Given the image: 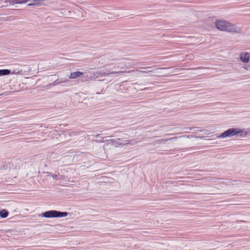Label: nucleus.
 Masks as SVG:
<instances>
[{
	"mask_svg": "<svg viewBox=\"0 0 250 250\" xmlns=\"http://www.w3.org/2000/svg\"><path fill=\"white\" fill-rule=\"evenodd\" d=\"M15 162L16 163H19V161L17 160H13L12 161H11V163L8 162L6 164H2L0 165V170L3 169V170H8L9 169H11L12 167H14V162Z\"/></svg>",
	"mask_w": 250,
	"mask_h": 250,
	"instance_id": "5",
	"label": "nucleus"
},
{
	"mask_svg": "<svg viewBox=\"0 0 250 250\" xmlns=\"http://www.w3.org/2000/svg\"><path fill=\"white\" fill-rule=\"evenodd\" d=\"M242 131L238 128H231L227 130L225 132L221 133L219 136L218 138H224L226 137H229L234 136L236 134H238L242 133Z\"/></svg>",
	"mask_w": 250,
	"mask_h": 250,
	"instance_id": "3",
	"label": "nucleus"
},
{
	"mask_svg": "<svg viewBox=\"0 0 250 250\" xmlns=\"http://www.w3.org/2000/svg\"><path fill=\"white\" fill-rule=\"evenodd\" d=\"M137 143V142L135 140H130L127 141V142L124 143L123 146H134Z\"/></svg>",
	"mask_w": 250,
	"mask_h": 250,
	"instance_id": "10",
	"label": "nucleus"
},
{
	"mask_svg": "<svg viewBox=\"0 0 250 250\" xmlns=\"http://www.w3.org/2000/svg\"><path fill=\"white\" fill-rule=\"evenodd\" d=\"M124 71H109L107 69L102 70L96 72V74L101 76H106L112 74H121L124 73Z\"/></svg>",
	"mask_w": 250,
	"mask_h": 250,
	"instance_id": "4",
	"label": "nucleus"
},
{
	"mask_svg": "<svg viewBox=\"0 0 250 250\" xmlns=\"http://www.w3.org/2000/svg\"><path fill=\"white\" fill-rule=\"evenodd\" d=\"M168 141H169V139L164 138V139H161L159 140L158 141V142L159 143H164Z\"/></svg>",
	"mask_w": 250,
	"mask_h": 250,
	"instance_id": "14",
	"label": "nucleus"
},
{
	"mask_svg": "<svg viewBox=\"0 0 250 250\" xmlns=\"http://www.w3.org/2000/svg\"><path fill=\"white\" fill-rule=\"evenodd\" d=\"M187 138H189V137L188 136H187Z\"/></svg>",
	"mask_w": 250,
	"mask_h": 250,
	"instance_id": "18",
	"label": "nucleus"
},
{
	"mask_svg": "<svg viewBox=\"0 0 250 250\" xmlns=\"http://www.w3.org/2000/svg\"><path fill=\"white\" fill-rule=\"evenodd\" d=\"M144 68L146 69V70H139V73L148 74L154 72V69L152 67H146Z\"/></svg>",
	"mask_w": 250,
	"mask_h": 250,
	"instance_id": "9",
	"label": "nucleus"
},
{
	"mask_svg": "<svg viewBox=\"0 0 250 250\" xmlns=\"http://www.w3.org/2000/svg\"><path fill=\"white\" fill-rule=\"evenodd\" d=\"M216 27L221 31L238 33L239 29L234 25L224 21H217L215 22Z\"/></svg>",
	"mask_w": 250,
	"mask_h": 250,
	"instance_id": "1",
	"label": "nucleus"
},
{
	"mask_svg": "<svg viewBox=\"0 0 250 250\" xmlns=\"http://www.w3.org/2000/svg\"><path fill=\"white\" fill-rule=\"evenodd\" d=\"M83 75V73L80 71L74 72L71 73L69 76V78L71 79H76Z\"/></svg>",
	"mask_w": 250,
	"mask_h": 250,
	"instance_id": "8",
	"label": "nucleus"
},
{
	"mask_svg": "<svg viewBox=\"0 0 250 250\" xmlns=\"http://www.w3.org/2000/svg\"><path fill=\"white\" fill-rule=\"evenodd\" d=\"M177 138V137H174L172 138H168V139H169V140H176Z\"/></svg>",
	"mask_w": 250,
	"mask_h": 250,
	"instance_id": "15",
	"label": "nucleus"
},
{
	"mask_svg": "<svg viewBox=\"0 0 250 250\" xmlns=\"http://www.w3.org/2000/svg\"><path fill=\"white\" fill-rule=\"evenodd\" d=\"M240 58L241 61L243 62L246 63L249 61L250 55L249 53H245L244 54H241Z\"/></svg>",
	"mask_w": 250,
	"mask_h": 250,
	"instance_id": "7",
	"label": "nucleus"
},
{
	"mask_svg": "<svg viewBox=\"0 0 250 250\" xmlns=\"http://www.w3.org/2000/svg\"><path fill=\"white\" fill-rule=\"evenodd\" d=\"M13 1H15L17 3H25L27 0H11Z\"/></svg>",
	"mask_w": 250,
	"mask_h": 250,
	"instance_id": "13",
	"label": "nucleus"
},
{
	"mask_svg": "<svg viewBox=\"0 0 250 250\" xmlns=\"http://www.w3.org/2000/svg\"><path fill=\"white\" fill-rule=\"evenodd\" d=\"M107 141L110 142L111 144L115 146V147H118L120 146H123L124 143L121 142V140L120 139H111Z\"/></svg>",
	"mask_w": 250,
	"mask_h": 250,
	"instance_id": "6",
	"label": "nucleus"
},
{
	"mask_svg": "<svg viewBox=\"0 0 250 250\" xmlns=\"http://www.w3.org/2000/svg\"><path fill=\"white\" fill-rule=\"evenodd\" d=\"M167 135H168V134H167ZM171 135V134H168V135Z\"/></svg>",
	"mask_w": 250,
	"mask_h": 250,
	"instance_id": "19",
	"label": "nucleus"
},
{
	"mask_svg": "<svg viewBox=\"0 0 250 250\" xmlns=\"http://www.w3.org/2000/svg\"><path fill=\"white\" fill-rule=\"evenodd\" d=\"M10 72L11 71L9 69H0V76L9 75Z\"/></svg>",
	"mask_w": 250,
	"mask_h": 250,
	"instance_id": "11",
	"label": "nucleus"
},
{
	"mask_svg": "<svg viewBox=\"0 0 250 250\" xmlns=\"http://www.w3.org/2000/svg\"><path fill=\"white\" fill-rule=\"evenodd\" d=\"M9 212L6 209H2L0 211V216L2 218L7 217L8 215Z\"/></svg>",
	"mask_w": 250,
	"mask_h": 250,
	"instance_id": "12",
	"label": "nucleus"
},
{
	"mask_svg": "<svg viewBox=\"0 0 250 250\" xmlns=\"http://www.w3.org/2000/svg\"><path fill=\"white\" fill-rule=\"evenodd\" d=\"M15 168H17V166H15Z\"/></svg>",
	"mask_w": 250,
	"mask_h": 250,
	"instance_id": "17",
	"label": "nucleus"
},
{
	"mask_svg": "<svg viewBox=\"0 0 250 250\" xmlns=\"http://www.w3.org/2000/svg\"><path fill=\"white\" fill-rule=\"evenodd\" d=\"M68 213L67 212H62L60 211L51 210L45 211L42 213L41 216L47 218L64 217L67 216Z\"/></svg>",
	"mask_w": 250,
	"mask_h": 250,
	"instance_id": "2",
	"label": "nucleus"
},
{
	"mask_svg": "<svg viewBox=\"0 0 250 250\" xmlns=\"http://www.w3.org/2000/svg\"><path fill=\"white\" fill-rule=\"evenodd\" d=\"M99 136H100V134H98V135H97L96 136V137H99Z\"/></svg>",
	"mask_w": 250,
	"mask_h": 250,
	"instance_id": "16",
	"label": "nucleus"
}]
</instances>
